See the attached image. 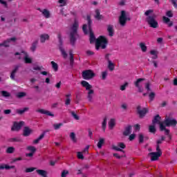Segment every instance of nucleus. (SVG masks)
Instances as JSON below:
<instances>
[{"label": "nucleus", "mask_w": 177, "mask_h": 177, "mask_svg": "<svg viewBox=\"0 0 177 177\" xmlns=\"http://www.w3.org/2000/svg\"><path fill=\"white\" fill-rule=\"evenodd\" d=\"M86 20L88 21V28L90 32V44H94L95 41L96 50H99L100 48H102V49H106V48H107V44H109L107 38L104 36H100L96 39L95 34H93V30H92V19H91V16L87 15Z\"/></svg>", "instance_id": "1"}, {"label": "nucleus", "mask_w": 177, "mask_h": 177, "mask_svg": "<svg viewBox=\"0 0 177 177\" xmlns=\"http://www.w3.org/2000/svg\"><path fill=\"white\" fill-rule=\"evenodd\" d=\"M80 24L78 21L75 20L73 26L71 27L69 32V41L72 46H75V42H77V39L78 38V28Z\"/></svg>", "instance_id": "2"}, {"label": "nucleus", "mask_w": 177, "mask_h": 177, "mask_svg": "<svg viewBox=\"0 0 177 177\" xmlns=\"http://www.w3.org/2000/svg\"><path fill=\"white\" fill-rule=\"evenodd\" d=\"M82 86H83V88H85L86 91H88L87 93V99L88 100V102H92V99L93 97V94L95 93V91H93V89H92L93 86L92 85L89 84V82L85 81V80H82L80 82Z\"/></svg>", "instance_id": "3"}, {"label": "nucleus", "mask_w": 177, "mask_h": 177, "mask_svg": "<svg viewBox=\"0 0 177 177\" xmlns=\"http://www.w3.org/2000/svg\"><path fill=\"white\" fill-rule=\"evenodd\" d=\"M96 75L93 71L91 69L85 70L82 73V77L83 80H86V81H89V80H92Z\"/></svg>", "instance_id": "4"}, {"label": "nucleus", "mask_w": 177, "mask_h": 177, "mask_svg": "<svg viewBox=\"0 0 177 177\" xmlns=\"http://www.w3.org/2000/svg\"><path fill=\"white\" fill-rule=\"evenodd\" d=\"M146 21L152 28H157L158 27V22L156 20V16H148L146 18Z\"/></svg>", "instance_id": "5"}, {"label": "nucleus", "mask_w": 177, "mask_h": 177, "mask_svg": "<svg viewBox=\"0 0 177 177\" xmlns=\"http://www.w3.org/2000/svg\"><path fill=\"white\" fill-rule=\"evenodd\" d=\"M128 20H131V19L127 18V12L125 10H122L120 16L119 17V24L121 26V27H125L127 26V21Z\"/></svg>", "instance_id": "6"}, {"label": "nucleus", "mask_w": 177, "mask_h": 177, "mask_svg": "<svg viewBox=\"0 0 177 177\" xmlns=\"http://www.w3.org/2000/svg\"><path fill=\"white\" fill-rule=\"evenodd\" d=\"M163 124H165V127H176L177 121L176 119H174L172 118L167 116L165 118Z\"/></svg>", "instance_id": "7"}, {"label": "nucleus", "mask_w": 177, "mask_h": 177, "mask_svg": "<svg viewBox=\"0 0 177 177\" xmlns=\"http://www.w3.org/2000/svg\"><path fill=\"white\" fill-rule=\"evenodd\" d=\"M136 109H137V113L138 114L140 118H143L144 117H146V114L149 113V109L147 108L142 109V106H140V105H138Z\"/></svg>", "instance_id": "8"}, {"label": "nucleus", "mask_w": 177, "mask_h": 177, "mask_svg": "<svg viewBox=\"0 0 177 177\" xmlns=\"http://www.w3.org/2000/svg\"><path fill=\"white\" fill-rule=\"evenodd\" d=\"M24 125V122L21 121L19 122H15L13 127L11 128L12 131H20L21 129V127Z\"/></svg>", "instance_id": "9"}, {"label": "nucleus", "mask_w": 177, "mask_h": 177, "mask_svg": "<svg viewBox=\"0 0 177 177\" xmlns=\"http://www.w3.org/2000/svg\"><path fill=\"white\" fill-rule=\"evenodd\" d=\"M58 48L64 59L67 57V53H66V50H64V48H63V40L59 41Z\"/></svg>", "instance_id": "10"}, {"label": "nucleus", "mask_w": 177, "mask_h": 177, "mask_svg": "<svg viewBox=\"0 0 177 177\" xmlns=\"http://www.w3.org/2000/svg\"><path fill=\"white\" fill-rule=\"evenodd\" d=\"M12 41L15 42L16 41V37H11L4 41L3 43L0 44V47L5 46V48H9V43L12 42Z\"/></svg>", "instance_id": "11"}, {"label": "nucleus", "mask_w": 177, "mask_h": 177, "mask_svg": "<svg viewBox=\"0 0 177 177\" xmlns=\"http://www.w3.org/2000/svg\"><path fill=\"white\" fill-rule=\"evenodd\" d=\"M19 68H20V65H16L15 66V68L11 72L10 78H11V80H12V81H15V80H16V78L15 77H16V73L19 71Z\"/></svg>", "instance_id": "12"}, {"label": "nucleus", "mask_w": 177, "mask_h": 177, "mask_svg": "<svg viewBox=\"0 0 177 177\" xmlns=\"http://www.w3.org/2000/svg\"><path fill=\"white\" fill-rule=\"evenodd\" d=\"M149 156L151 157V161H157V160L161 157V155L157 153V152H150Z\"/></svg>", "instance_id": "13"}, {"label": "nucleus", "mask_w": 177, "mask_h": 177, "mask_svg": "<svg viewBox=\"0 0 177 177\" xmlns=\"http://www.w3.org/2000/svg\"><path fill=\"white\" fill-rule=\"evenodd\" d=\"M37 113H40V114H46V115H49L50 117H55L53 113H51L50 111H46L45 109H37L36 110Z\"/></svg>", "instance_id": "14"}, {"label": "nucleus", "mask_w": 177, "mask_h": 177, "mask_svg": "<svg viewBox=\"0 0 177 177\" xmlns=\"http://www.w3.org/2000/svg\"><path fill=\"white\" fill-rule=\"evenodd\" d=\"M50 36L48 34H42L40 35V42L45 44L46 41H49Z\"/></svg>", "instance_id": "15"}, {"label": "nucleus", "mask_w": 177, "mask_h": 177, "mask_svg": "<svg viewBox=\"0 0 177 177\" xmlns=\"http://www.w3.org/2000/svg\"><path fill=\"white\" fill-rule=\"evenodd\" d=\"M162 20L165 24H168L169 27H172L174 26V22L171 21V19L167 17H163Z\"/></svg>", "instance_id": "16"}, {"label": "nucleus", "mask_w": 177, "mask_h": 177, "mask_svg": "<svg viewBox=\"0 0 177 177\" xmlns=\"http://www.w3.org/2000/svg\"><path fill=\"white\" fill-rule=\"evenodd\" d=\"M36 172H37V174L39 175V176L48 177V171H46V170L37 169Z\"/></svg>", "instance_id": "17"}, {"label": "nucleus", "mask_w": 177, "mask_h": 177, "mask_svg": "<svg viewBox=\"0 0 177 177\" xmlns=\"http://www.w3.org/2000/svg\"><path fill=\"white\" fill-rule=\"evenodd\" d=\"M132 130V126L129 125L124 129V131L123 132L124 136H128L131 135V131Z\"/></svg>", "instance_id": "18"}, {"label": "nucleus", "mask_w": 177, "mask_h": 177, "mask_svg": "<svg viewBox=\"0 0 177 177\" xmlns=\"http://www.w3.org/2000/svg\"><path fill=\"white\" fill-rule=\"evenodd\" d=\"M69 56L70 66L73 67V66H74V54H73V50H69Z\"/></svg>", "instance_id": "19"}, {"label": "nucleus", "mask_w": 177, "mask_h": 177, "mask_svg": "<svg viewBox=\"0 0 177 177\" xmlns=\"http://www.w3.org/2000/svg\"><path fill=\"white\" fill-rule=\"evenodd\" d=\"M8 142L10 143H17L19 142H21V138L19 137L11 138L8 139Z\"/></svg>", "instance_id": "20"}, {"label": "nucleus", "mask_w": 177, "mask_h": 177, "mask_svg": "<svg viewBox=\"0 0 177 177\" xmlns=\"http://www.w3.org/2000/svg\"><path fill=\"white\" fill-rule=\"evenodd\" d=\"M31 134V129L28 127H25L24 129V136H30Z\"/></svg>", "instance_id": "21"}, {"label": "nucleus", "mask_w": 177, "mask_h": 177, "mask_svg": "<svg viewBox=\"0 0 177 177\" xmlns=\"http://www.w3.org/2000/svg\"><path fill=\"white\" fill-rule=\"evenodd\" d=\"M107 31L109 37H113L114 35V29L113 28V26L109 25L107 27Z\"/></svg>", "instance_id": "22"}, {"label": "nucleus", "mask_w": 177, "mask_h": 177, "mask_svg": "<svg viewBox=\"0 0 177 177\" xmlns=\"http://www.w3.org/2000/svg\"><path fill=\"white\" fill-rule=\"evenodd\" d=\"M16 166H9L8 165H0V169H15Z\"/></svg>", "instance_id": "23"}, {"label": "nucleus", "mask_w": 177, "mask_h": 177, "mask_svg": "<svg viewBox=\"0 0 177 177\" xmlns=\"http://www.w3.org/2000/svg\"><path fill=\"white\" fill-rule=\"evenodd\" d=\"M41 13L46 19H49V17H50V12H49L48 9H44Z\"/></svg>", "instance_id": "24"}, {"label": "nucleus", "mask_w": 177, "mask_h": 177, "mask_svg": "<svg viewBox=\"0 0 177 177\" xmlns=\"http://www.w3.org/2000/svg\"><path fill=\"white\" fill-rule=\"evenodd\" d=\"M108 68L109 71H114V68H115V65L111 62V60H109Z\"/></svg>", "instance_id": "25"}, {"label": "nucleus", "mask_w": 177, "mask_h": 177, "mask_svg": "<svg viewBox=\"0 0 177 177\" xmlns=\"http://www.w3.org/2000/svg\"><path fill=\"white\" fill-rule=\"evenodd\" d=\"M38 46V40H35V41L32 42V46L30 47V50L32 52H35L37 50V46Z\"/></svg>", "instance_id": "26"}, {"label": "nucleus", "mask_w": 177, "mask_h": 177, "mask_svg": "<svg viewBox=\"0 0 177 177\" xmlns=\"http://www.w3.org/2000/svg\"><path fill=\"white\" fill-rule=\"evenodd\" d=\"M161 120V117L160 116V115H156L153 120H152V124H160V120Z\"/></svg>", "instance_id": "27"}, {"label": "nucleus", "mask_w": 177, "mask_h": 177, "mask_svg": "<svg viewBox=\"0 0 177 177\" xmlns=\"http://www.w3.org/2000/svg\"><path fill=\"white\" fill-rule=\"evenodd\" d=\"M15 150H16V149L14 147H8L6 150V153L7 154H13Z\"/></svg>", "instance_id": "28"}, {"label": "nucleus", "mask_w": 177, "mask_h": 177, "mask_svg": "<svg viewBox=\"0 0 177 177\" xmlns=\"http://www.w3.org/2000/svg\"><path fill=\"white\" fill-rule=\"evenodd\" d=\"M140 48L142 52L143 53L147 52V46H146V44L143 42L140 43Z\"/></svg>", "instance_id": "29"}, {"label": "nucleus", "mask_w": 177, "mask_h": 177, "mask_svg": "<svg viewBox=\"0 0 177 177\" xmlns=\"http://www.w3.org/2000/svg\"><path fill=\"white\" fill-rule=\"evenodd\" d=\"M145 78L138 79L134 83L135 86H136V88H138V89L140 90V86H139V84H140V82H142V81H145Z\"/></svg>", "instance_id": "30"}, {"label": "nucleus", "mask_w": 177, "mask_h": 177, "mask_svg": "<svg viewBox=\"0 0 177 177\" xmlns=\"http://www.w3.org/2000/svg\"><path fill=\"white\" fill-rule=\"evenodd\" d=\"M29 108L28 107H25L23 109H17V114H19L20 115H21V114H24V113H26V111H28Z\"/></svg>", "instance_id": "31"}, {"label": "nucleus", "mask_w": 177, "mask_h": 177, "mask_svg": "<svg viewBox=\"0 0 177 177\" xmlns=\"http://www.w3.org/2000/svg\"><path fill=\"white\" fill-rule=\"evenodd\" d=\"M158 52L156 50H152L150 51V54L153 55L152 59L153 60H156L158 59Z\"/></svg>", "instance_id": "32"}, {"label": "nucleus", "mask_w": 177, "mask_h": 177, "mask_svg": "<svg viewBox=\"0 0 177 177\" xmlns=\"http://www.w3.org/2000/svg\"><path fill=\"white\" fill-rule=\"evenodd\" d=\"M102 17H103V16L102 15H100V11L99 10H95V18L97 20H102Z\"/></svg>", "instance_id": "33"}, {"label": "nucleus", "mask_w": 177, "mask_h": 177, "mask_svg": "<svg viewBox=\"0 0 177 177\" xmlns=\"http://www.w3.org/2000/svg\"><path fill=\"white\" fill-rule=\"evenodd\" d=\"M109 127L110 129H113L114 127H115V119H111L109 122Z\"/></svg>", "instance_id": "34"}, {"label": "nucleus", "mask_w": 177, "mask_h": 177, "mask_svg": "<svg viewBox=\"0 0 177 177\" xmlns=\"http://www.w3.org/2000/svg\"><path fill=\"white\" fill-rule=\"evenodd\" d=\"M51 65L53 67V69L54 70V71H58L59 70V65L57 64V63L55 62L54 61L51 62Z\"/></svg>", "instance_id": "35"}, {"label": "nucleus", "mask_w": 177, "mask_h": 177, "mask_svg": "<svg viewBox=\"0 0 177 177\" xmlns=\"http://www.w3.org/2000/svg\"><path fill=\"white\" fill-rule=\"evenodd\" d=\"M107 127V118H104L102 122V130L104 132H106V128Z\"/></svg>", "instance_id": "36"}, {"label": "nucleus", "mask_w": 177, "mask_h": 177, "mask_svg": "<svg viewBox=\"0 0 177 177\" xmlns=\"http://www.w3.org/2000/svg\"><path fill=\"white\" fill-rule=\"evenodd\" d=\"M24 60L26 64H31V63H32V59L27 55L24 57Z\"/></svg>", "instance_id": "37"}, {"label": "nucleus", "mask_w": 177, "mask_h": 177, "mask_svg": "<svg viewBox=\"0 0 177 177\" xmlns=\"http://www.w3.org/2000/svg\"><path fill=\"white\" fill-rule=\"evenodd\" d=\"M103 145H104V138H100L97 145L98 149H102V146H103Z\"/></svg>", "instance_id": "38"}, {"label": "nucleus", "mask_w": 177, "mask_h": 177, "mask_svg": "<svg viewBox=\"0 0 177 177\" xmlns=\"http://www.w3.org/2000/svg\"><path fill=\"white\" fill-rule=\"evenodd\" d=\"M70 138L71 139V140L74 142L76 143L77 142V138H75V133L72 132L70 134Z\"/></svg>", "instance_id": "39"}, {"label": "nucleus", "mask_w": 177, "mask_h": 177, "mask_svg": "<svg viewBox=\"0 0 177 177\" xmlns=\"http://www.w3.org/2000/svg\"><path fill=\"white\" fill-rule=\"evenodd\" d=\"M53 127L55 131H57L59 128H62V127H63V123L54 124Z\"/></svg>", "instance_id": "40"}, {"label": "nucleus", "mask_w": 177, "mask_h": 177, "mask_svg": "<svg viewBox=\"0 0 177 177\" xmlns=\"http://www.w3.org/2000/svg\"><path fill=\"white\" fill-rule=\"evenodd\" d=\"M71 114L72 117L77 121H78V120H80V116H78V115H77V113H75V112L74 111H71Z\"/></svg>", "instance_id": "41"}, {"label": "nucleus", "mask_w": 177, "mask_h": 177, "mask_svg": "<svg viewBox=\"0 0 177 177\" xmlns=\"http://www.w3.org/2000/svg\"><path fill=\"white\" fill-rule=\"evenodd\" d=\"M145 140V136H143V134L142 133H140L138 135V141H139V143H143Z\"/></svg>", "instance_id": "42"}, {"label": "nucleus", "mask_w": 177, "mask_h": 177, "mask_svg": "<svg viewBox=\"0 0 177 177\" xmlns=\"http://www.w3.org/2000/svg\"><path fill=\"white\" fill-rule=\"evenodd\" d=\"M149 132H151V133H156V127L153 125H150L149 128Z\"/></svg>", "instance_id": "43"}, {"label": "nucleus", "mask_w": 177, "mask_h": 177, "mask_svg": "<svg viewBox=\"0 0 177 177\" xmlns=\"http://www.w3.org/2000/svg\"><path fill=\"white\" fill-rule=\"evenodd\" d=\"M35 169H37L36 167H29V168H26L25 170V172L26 174H29L30 172H33V171H35Z\"/></svg>", "instance_id": "44"}, {"label": "nucleus", "mask_w": 177, "mask_h": 177, "mask_svg": "<svg viewBox=\"0 0 177 177\" xmlns=\"http://www.w3.org/2000/svg\"><path fill=\"white\" fill-rule=\"evenodd\" d=\"M149 96L150 102H153L154 100V97H156V93H154V92H151Z\"/></svg>", "instance_id": "45"}, {"label": "nucleus", "mask_w": 177, "mask_h": 177, "mask_svg": "<svg viewBox=\"0 0 177 177\" xmlns=\"http://www.w3.org/2000/svg\"><path fill=\"white\" fill-rule=\"evenodd\" d=\"M27 150H29V151H31L30 153H35V151L37 150L35 147L29 146L27 147Z\"/></svg>", "instance_id": "46"}, {"label": "nucleus", "mask_w": 177, "mask_h": 177, "mask_svg": "<svg viewBox=\"0 0 177 177\" xmlns=\"http://www.w3.org/2000/svg\"><path fill=\"white\" fill-rule=\"evenodd\" d=\"M1 94L4 97H9L10 96V93L6 91H1Z\"/></svg>", "instance_id": "47"}, {"label": "nucleus", "mask_w": 177, "mask_h": 177, "mask_svg": "<svg viewBox=\"0 0 177 177\" xmlns=\"http://www.w3.org/2000/svg\"><path fill=\"white\" fill-rule=\"evenodd\" d=\"M82 30L84 34H88V25L86 24L83 25Z\"/></svg>", "instance_id": "48"}, {"label": "nucleus", "mask_w": 177, "mask_h": 177, "mask_svg": "<svg viewBox=\"0 0 177 177\" xmlns=\"http://www.w3.org/2000/svg\"><path fill=\"white\" fill-rule=\"evenodd\" d=\"M107 78V71L102 72V80H104Z\"/></svg>", "instance_id": "49"}, {"label": "nucleus", "mask_w": 177, "mask_h": 177, "mask_svg": "<svg viewBox=\"0 0 177 177\" xmlns=\"http://www.w3.org/2000/svg\"><path fill=\"white\" fill-rule=\"evenodd\" d=\"M26 93L24 92H19L17 93V97H19V99H21V97H24V96H26Z\"/></svg>", "instance_id": "50"}, {"label": "nucleus", "mask_w": 177, "mask_h": 177, "mask_svg": "<svg viewBox=\"0 0 177 177\" xmlns=\"http://www.w3.org/2000/svg\"><path fill=\"white\" fill-rule=\"evenodd\" d=\"M129 83L128 82H125L123 85H122L120 86V91H125V89H127V86H128Z\"/></svg>", "instance_id": "51"}, {"label": "nucleus", "mask_w": 177, "mask_h": 177, "mask_svg": "<svg viewBox=\"0 0 177 177\" xmlns=\"http://www.w3.org/2000/svg\"><path fill=\"white\" fill-rule=\"evenodd\" d=\"M112 149L115 150V151H124V150L121 149V148L118 147V146L113 145Z\"/></svg>", "instance_id": "52"}, {"label": "nucleus", "mask_w": 177, "mask_h": 177, "mask_svg": "<svg viewBox=\"0 0 177 177\" xmlns=\"http://www.w3.org/2000/svg\"><path fill=\"white\" fill-rule=\"evenodd\" d=\"M156 153L160 156L162 155V152L161 151V149H160V145H156Z\"/></svg>", "instance_id": "53"}, {"label": "nucleus", "mask_w": 177, "mask_h": 177, "mask_svg": "<svg viewBox=\"0 0 177 177\" xmlns=\"http://www.w3.org/2000/svg\"><path fill=\"white\" fill-rule=\"evenodd\" d=\"M159 125H160V131H165L167 129V128L165 127V126L164 125V123L162 122H159Z\"/></svg>", "instance_id": "54"}, {"label": "nucleus", "mask_w": 177, "mask_h": 177, "mask_svg": "<svg viewBox=\"0 0 177 177\" xmlns=\"http://www.w3.org/2000/svg\"><path fill=\"white\" fill-rule=\"evenodd\" d=\"M150 82H148L145 84V89H147L148 92H150V91H151V88H150Z\"/></svg>", "instance_id": "55"}, {"label": "nucleus", "mask_w": 177, "mask_h": 177, "mask_svg": "<svg viewBox=\"0 0 177 177\" xmlns=\"http://www.w3.org/2000/svg\"><path fill=\"white\" fill-rule=\"evenodd\" d=\"M166 16H167V17H174V13L171 10H169L166 12Z\"/></svg>", "instance_id": "56"}, {"label": "nucleus", "mask_w": 177, "mask_h": 177, "mask_svg": "<svg viewBox=\"0 0 177 177\" xmlns=\"http://www.w3.org/2000/svg\"><path fill=\"white\" fill-rule=\"evenodd\" d=\"M67 175H68V171H67V170L62 171V172L61 174L62 177H66Z\"/></svg>", "instance_id": "57"}, {"label": "nucleus", "mask_w": 177, "mask_h": 177, "mask_svg": "<svg viewBox=\"0 0 177 177\" xmlns=\"http://www.w3.org/2000/svg\"><path fill=\"white\" fill-rule=\"evenodd\" d=\"M154 12V10H147L145 12V15L147 16V17H149V15H151V13H153Z\"/></svg>", "instance_id": "58"}, {"label": "nucleus", "mask_w": 177, "mask_h": 177, "mask_svg": "<svg viewBox=\"0 0 177 177\" xmlns=\"http://www.w3.org/2000/svg\"><path fill=\"white\" fill-rule=\"evenodd\" d=\"M58 2L61 3V6H66L67 5L66 0H59Z\"/></svg>", "instance_id": "59"}, {"label": "nucleus", "mask_w": 177, "mask_h": 177, "mask_svg": "<svg viewBox=\"0 0 177 177\" xmlns=\"http://www.w3.org/2000/svg\"><path fill=\"white\" fill-rule=\"evenodd\" d=\"M118 147H120V149H125V147H127V146L125 145V144L124 142H119L118 144Z\"/></svg>", "instance_id": "60"}, {"label": "nucleus", "mask_w": 177, "mask_h": 177, "mask_svg": "<svg viewBox=\"0 0 177 177\" xmlns=\"http://www.w3.org/2000/svg\"><path fill=\"white\" fill-rule=\"evenodd\" d=\"M86 53L87 56H93V55H95V53L91 50H88L87 51H86Z\"/></svg>", "instance_id": "61"}, {"label": "nucleus", "mask_w": 177, "mask_h": 177, "mask_svg": "<svg viewBox=\"0 0 177 177\" xmlns=\"http://www.w3.org/2000/svg\"><path fill=\"white\" fill-rule=\"evenodd\" d=\"M77 158H79V160H84L82 152H77Z\"/></svg>", "instance_id": "62"}, {"label": "nucleus", "mask_w": 177, "mask_h": 177, "mask_svg": "<svg viewBox=\"0 0 177 177\" xmlns=\"http://www.w3.org/2000/svg\"><path fill=\"white\" fill-rule=\"evenodd\" d=\"M71 99H70V97L66 98L65 100L66 106H69V104H71Z\"/></svg>", "instance_id": "63"}, {"label": "nucleus", "mask_w": 177, "mask_h": 177, "mask_svg": "<svg viewBox=\"0 0 177 177\" xmlns=\"http://www.w3.org/2000/svg\"><path fill=\"white\" fill-rule=\"evenodd\" d=\"M174 8H175V9H177V0H170Z\"/></svg>", "instance_id": "64"}]
</instances>
